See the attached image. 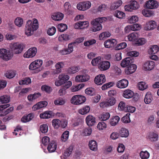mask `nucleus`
Masks as SVG:
<instances>
[{
    "label": "nucleus",
    "instance_id": "nucleus-1",
    "mask_svg": "<svg viewBox=\"0 0 159 159\" xmlns=\"http://www.w3.org/2000/svg\"><path fill=\"white\" fill-rule=\"evenodd\" d=\"M39 24L38 20L34 18L31 20H28L26 22L25 33L27 36H30L33 34L34 32L38 29Z\"/></svg>",
    "mask_w": 159,
    "mask_h": 159
},
{
    "label": "nucleus",
    "instance_id": "nucleus-2",
    "mask_svg": "<svg viewBox=\"0 0 159 159\" xmlns=\"http://www.w3.org/2000/svg\"><path fill=\"white\" fill-rule=\"evenodd\" d=\"M107 19L105 17H100L93 20L91 22V24L93 25L91 30L93 32L100 30L102 29L101 23L105 22Z\"/></svg>",
    "mask_w": 159,
    "mask_h": 159
},
{
    "label": "nucleus",
    "instance_id": "nucleus-3",
    "mask_svg": "<svg viewBox=\"0 0 159 159\" xmlns=\"http://www.w3.org/2000/svg\"><path fill=\"white\" fill-rule=\"evenodd\" d=\"M43 63V61L42 60H36L30 64L29 69L30 70L34 71L35 73H38L41 70L40 68L42 66Z\"/></svg>",
    "mask_w": 159,
    "mask_h": 159
},
{
    "label": "nucleus",
    "instance_id": "nucleus-4",
    "mask_svg": "<svg viewBox=\"0 0 159 159\" xmlns=\"http://www.w3.org/2000/svg\"><path fill=\"white\" fill-rule=\"evenodd\" d=\"M9 47L15 54L21 53L25 47V45L23 43H15L10 44Z\"/></svg>",
    "mask_w": 159,
    "mask_h": 159
},
{
    "label": "nucleus",
    "instance_id": "nucleus-5",
    "mask_svg": "<svg viewBox=\"0 0 159 159\" xmlns=\"http://www.w3.org/2000/svg\"><path fill=\"white\" fill-rule=\"evenodd\" d=\"M13 56L12 52L4 48L0 49V58L3 60L7 61L10 60Z\"/></svg>",
    "mask_w": 159,
    "mask_h": 159
},
{
    "label": "nucleus",
    "instance_id": "nucleus-6",
    "mask_svg": "<svg viewBox=\"0 0 159 159\" xmlns=\"http://www.w3.org/2000/svg\"><path fill=\"white\" fill-rule=\"evenodd\" d=\"M86 100L85 97L81 95H75L71 98V103L74 105L81 104L84 103Z\"/></svg>",
    "mask_w": 159,
    "mask_h": 159
},
{
    "label": "nucleus",
    "instance_id": "nucleus-7",
    "mask_svg": "<svg viewBox=\"0 0 159 159\" xmlns=\"http://www.w3.org/2000/svg\"><path fill=\"white\" fill-rule=\"evenodd\" d=\"M74 43H71L68 45V48H64L59 51V53L61 55H66L71 53L74 50Z\"/></svg>",
    "mask_w": 159,
    "mask_h": 159
},
{
    "label": "nucleus",
    "instance_id": "nucleus-8",
    "mask_svg": "<svg viewBox=\"0 0 159 159\" xmlns=\"http://www.w3.org/2000/svg\"><path fill=\"white\" fill-rule=\"evenodd\" d=\"M69 79V76L66 75L61 74L59 75V80L56 81L55 84L57 86H61L65 83Z\"/></svg>",
    "mask_w": 159,
    "mask_h": 159
},
{
    "label": "nucleus",
    "instance_id": "nucleus-9",
    "mask_svg": "<svg viewBox=\"0 0 159 159\" xmlns=\"http://www.w3.org/2000/svg\"><path fill=\"white\" fill-rule=\"evenodd\" d=\"M91 5V3L89 1L82 2L77 4V8L79 10L85 11L89 8Z\"/></svg>",
    "mask_w": 159,
    "mask_h": 159
},
{
    "label": "nucleus",
    "instance_id": "nucleus-10",
    "mask_svg": "<svg viewBox=\"0 0 159 159\" xmlns=\"http://www.w3.org/2000/svg\"><path fill=\"white\" fill-rule=\"evenodd\" d=\"M37 52V49L35 47L30 48L23 55V57L25 58H32L34 57Z\"/></svg>",
    "mask_w": 159,
    "mask_h": 159
},
{
    "label": "nucleus",
    "instance_id": "nucleus-11",
    "mask_svg": "<svg viewBox=\"0 0 159 159\" xmlns=\"http://www.w3.org/2000/svg\"><path fill=\"white\" fill-rule=\"evenodd\" d=\"M155 66V63L152 61H147L143 65V69L146 71H149L153 70Z\"/></svg>",
    "mask_w": 159,
    "mask_h": 159
},
{
    "label": "nucleus",
    "instance_id": "nucleus-12",
    "mask_svg": "<svg viewBox=\"0 0 159 159\" xmlns=\"http://www.w3.org/2000/svg\"><path fill=\"white\" fill-rule=\"evenodd\" d=\"M145 6L148 9H154L158 7L159 3L155 0H149L146 2Z\"/></svg>",
    "mask_w": 159,
    "mask_h": 159
},
{
    "label": "nucleus",
    "instance_id": "nucleus-13",
    "mask_svg": "<svg viewBox=\"0 0 159 159\" xmlns=\"http://www.w3.org/2000/svg\"><path fill=\"white\" fill-rule=\"evenodd\" d=\"M89 76L87 74L84 73L76 75L75 78V81L78 82H84L88 81L90 79Z\"/></svg>",
    "mask_w": 159,
    "mask_h": 159
},
{
    "label": "nucleus",
    "instance_id": "nucleus-14",
    "mask_svg": "<svg viewBox=\"0 0 159 159\" xmlns=\"http://www.w3.org/2000/svg\"><path fill=\"white\" fill-rule=\"evenodd\" d=\"M64 62L63 61L59 62L55 65V70H54L52 73L53 74L55 75L60 73L62 71V69L64 67Z\"/></svg>",
    "mask_w": 159,
    "mask_h": 159
},
{
    "label": "nucleus",
    "instance_id": "nucleus-15",
    "mask_svg": "<svg viewBox=\"0 0 159 159\" xmlns=\"http://www.w3.org/2000/svg\"><path fill=\"white\" fill-rule=\"evenodd\" d=\"M89 25V23L88 21H79L76 23L74 25L75 29H83L87 28Z\"/></svg>",
    "mask_w": 159,
    "mask_h": 159
},
{
    "label": "nucleus",
    "instance_id": "nucleus-16",
    "mask_svg": "<svg viewBox=\"0 0 159 159\" xmlns=\"http://www.w3.org/2000/svg\"><path fill=\"white\" fill-rule=\"evenodd\" d=\"M156 26V23L155 21L150 20L147 22L144 27L146 30H151L154 29Z\"/></svg>",
    "mask_w": 159,
    "mask_h": 159
},
{
    "label": "nucleus",
    "instance_id": "nucleus-17",
    "mask_svg": "<svg viewBox=\"0 0 159 159\" xmlns=\"http://www.w3.org/2000/svg\"><path fill=\"white\" fill-rule=\"evenodd\" d=\"M106 81L105 76L103 74L99 75L95 78L94 82L97 85H102Z\"/></svg>",
    "mask_w": 159,
    "mask_h": 159
},
{
    "label": "nucleus",
    "instance_id": "nucleus-18",
    "mask_svg": "<svg viewBox=\"0 0 159 159\" xmlns=\"http://www.w3.org/2000/svg\"><path fill=\"white\" fill-rule=\"evenodd\" d=\"M47 105L48 102L47 101H40L34 105L32 107V109L33 111H35L46 107Z\"/></svg>",
    "mask_w": 159,
    "mask_h": 159
},
{
    "label": "nucleus",
    "instance_id": "nucleus-19",
    "mask_svg": "<svg viewBox=\"0 0 159 159\" xmlns=\"http://www.w3.org/2000/svg\"><path fill=\"white\" fill-rule=\"evenodd\" d=\"M133 62V60L132 58L127 57L122 60L120 63V65L123 67H125L132 64Z\"/></svg>",
    "mask_w": 159,
    "mask_h": 159
},
{
    "label": "nucleus",
    "instance_id": "nucleus-20",
    "mask_svg": "<svg viewBox=\"0 0 159 159\" xmlns=\"http://www.w3.org/2000/svg\"><path fill=\"white\" fill-rule=\"evenodd\" d=\"M85 121L88 126H92L94 125L96 123V118L93 116L89 115L86 117Z\"/></svg>",
    "mask_w": 159,
    "mask_h": 159
},
{
    "label": "nucleus",
    "instance_id": "nucleus-21",
    "mask_svg": "<svg viewBox=\"0 0 159 159\" xmlns=\"http://www.w3.org/2000/svg\"><path fill=\"white\" fill-rule=\"evenodd\" d=\"M128 84V81L124 79L118 81L116 83V86L120 89H124L127 87Z\"/></svg>",
    "mask_w": 159,
    "mask_h": 159
},
{
    "label": "nucleus",
    "instance_id": "nucleus-22",
    "mask_svg": "<svg viewBox=\"0 0 159 159\" xmlns=\"http://www.w3.org/2000/svg\"><path fill=\"white\" fill-rule=\"evenodd\" d=\"M57 148V143L56 141H52L48 143L47 149L49 152H52L55 151Z\"/></svg>",
    "mask_w": 159,
    "mask_h": 159
},
{
    "label": "nucleus",
    "instance_id": "nucleus-23",
    "mask_svg": "<svg viewBox=\"0 0 159 159\" xmlns=\"http://www.w3.org/2000/svg\"><path fill=\"white\" fill-rule=\"evenodd\" d=\"M116 43V40L114 39H109L104 42V45L106 48H109L113 47Z\"/></svg>",
    "mask_w": 159,
    "mask_h": 159
},
{
    "label": "nucleus",
    "instance_id": "nucleus-24",
    "mask_svg": "<svg viewBox=\"0 0 159 159\" xmlns=\"http://www.w3.org/2000/svg\"><path fill=\"white\" fill-rule=\"evenodd\" d=\"M139 36V34L137 32H133L129 34L127 36V38L129 41L135 42Z\"/></svg>",
    "mask_w": 159,
    "mask_h": 159
},
{
    "label": "nucleus",
    "instance_id": "nucleus-25",
    "mask_svg": "<svg viewBox=\"0 0 159 159\" xmlns=\"http://www.w3.org/2000/svg\"><path fill=\"white\" fill-rule=\"evenodd\" d=\"M137 68L136 66L132 64L126 67L125 70V72L127 75H129L135 72Z\"/></svg>",
    "mask_w": 159,
    "mask_h": 159
},
{
    "label": "nucleus",
    "instance_id": "nucleus-26",
    "mask_svg": "<svg viewBox=\"0 0 159 159\" xmlns=\"http://www.w3.org/2000/svg\"><path fill=\"white\" fill-rule=\"evenodd\" d=\"M41 95V94L39 93H35L34 94L29 95L27 97V99L29 102H32L40 97Z\"/></svg>",
    "mask_w": 159,
    "mask_h": 159
},
{
    "label": "nucleus",
    "instance_id": "nucleus-27",
    "mask_svg": "<svg viewBox=\"0 0 159 159\" xmlns=\"http://www.w3.org/2000/svg\"><path fill=\"white\" fill-rule=\"evenodd\" d=\"M64 17V15L63 13L58 12L56 13L51 16L52 19L56 21H58L61 20Z\"/></svg>",
    "mask_w": 159,
    "mask_h": 159
},
{
    "label": "nucleus",
    "instance_id": "nucleus-28",
    "mask_svg": "<svg viewBox=\"0 0 159 159\" xmlns=\"http://www.w3.org/2000/svg\"><path fill=\"white\" fill-rule=\"evenodd\" d=\"M159 50V47L156 45H151L150 46L148 50V52L150 55L154 54L156 53Z\"/></svg>",
    "mask_w": 159,
    "mask_h": 159
},
{
    "label": "nucleus",
    "instance_id": "nucleus-29",
    "mask_svg": "<svg viewBox=\"0 0 159 159\" xmlns=\"http://www.w3.org/2000/svg\"><path fill=\"white\" fill-rule=\"evenodd\" d=\"M147 137L151 141L154 142L158 140V136L157 133L152 132L148 134Z\"/></svg>",
    "mask_w": 159,
    "mask_h": 159
},
{
    "label": "nucleus",
    "instance_id": "nucleus-30",
    "mask_svg": "<svg viewBox=\"0 0 159 159\" xmlns=\"http://www.w3.org/2000/svg\"><path fill=\"white\" fill-rule=\"evenodd\" d=\"M110 66V63L108 61H102L99 66L100 69L101 70H105L108 69Z\"/></svg>",
    "mask_w": 159,
    "mask_h": 159
},
{
    "label": "nucleus",
    "instance_id": "nucleus-31",
    "mask_svg": "<svg viewBox=\"0 0 159 159\" xmlns=\"http://www.w3.org/2000/svg\"><path fill=\"white\" fill-rule=\"evenodd\" d=\"M53 116V113L51 111H46L40 114L39 116L41 119H48Z\"/></svg>",
    "mask_w": 159,
    "mask_h": 159
},
{
    "label": "nucleus",
    "instance_id": "nucleus-32",
    "mask_svg": "<svg viewBox=\"0 0 159 159\" xmlns=\"http://www.w3.org/2000/svg\"><path fill=\"white\" fill-rule=\"evenodd\" d=\"M64 11L68 14H70L72 13V9L70 3L68 2H66L64 5Z\"/></svg>",
    "mask_w": 159,
    "mask_h": 159
},
{
    "label": "nucleus",
    "instance_id": "nucleus-33",
    "mask_svg": "<svg viewBox=\"0 0 159 159\" xmlns=\"http://www.w3.org/2000/svg\"><path fill=\"white\" fill-rule=\"evenodd\" d=\"M122 2L120 0H117L111 3L110 8L111 10H115L118 8L122 4Z\"/></svg>",
    "mask_w": 159,
    "mask_h": 159
},
{
    "label": "nucleus",
    "instance_id": "nucleus-34",
    "mask_svg": "<svg viewBox=\"0 0 159 159\" xmlns=\"http://www.w3.org/2000/svg\"><path fill=\"white\" fill-rule=\"evenodd\" d=\"M34 117L33 113H30L23 116L21 119V121L23 123H26L31 120Z\"/></svg>",
    "mask_w": 159,
    "mask_h": 159
},
{
    "label": "nucleus",
    "instance_id": "nucleus-35",
    "mask_svg": "<svg viewBox=\"0 0 159 159\" xmlns=\"http://www.w3.org/2000/svg\"><path fill=\"white\" fill-rule=\"evenodd\" d=\"M120 120V117L117 116L111 118L109 120V124L112 126H115L119 122Z\"/></svg>",
    "mask_w": 159,
    "mask_h": 159
},
{
    "label": "nucleus",
    "instance_id": "nucleus-36",
    "mask_svg": "<svg viewBox=\"0 0 159 159\" xmlns=\"http://www.w3.org/2000/svg\"><path fill=\"white\" fill-rule=\"evenodd\" d=\"M134 95V93L132 90L129 89H126L124 91L123 93V96L126 98H130L133 97Z\"/></svg>",
    "mask_w": 159,
    "mask_h": 159
},
{
    "label": "nucleus",
    "instance_id": "nucleus-37",
    "mask_svg": "<svg viewBox=\"0 0 159 159\" xmlns=\"http://www.w3.org/2000/svg\"><path fill=\"white\" fill-rule=\"evenodd\" d=\"M119 134L121 137L127 138L129 135V132L126 129L122 128L119 130Z\"/></svg>",
    "mask_w": 159,
    "mask_h": 159
},
{
    "label": "nucleus",
    "instance_id": "nucleus-38",
    "mask_svg": "<svg viewBox=\"0 0 159 159\" xmlns=\"http://www.w3.org/2000/svg\"><path fill=\"white\" fill-rule=\"evenodd\" d=\"M142 13L144 16L147 17H150L154 15L153 11L144 9L142 10Z\"/></svg>",
    "mask_w": 159,
    "mask_h": 159
},
{
    "label": "nucleus",
    "instance_id": "nucleus-39",
    "mask_svg": "<svg viewBox=\"0 0 159 159\" xmlns=\"http://www.w3.org/2000/svg\"><path fill=\"white\" fill-rule=\"evenodd\" d=\"M90 110V107L88 106H86L79 109L78 112L81 115H84L89 113Z\"/></svg>",
    "mask_w": 159,
    "mask_h": 159
},
{
    "label": "nucleus",
    "instance_id": "nucleus-40",
    "mask_svg": "<svg viewBox=\"0 0 159 159\" xmlns=\"http://www.w3.org/2000/svg\"><path fill=\"white\" fill-rule=\"evenodd\" d=\"M110 116V114L109 113L104 112L102 113L99 115V118L101 120L104 121L108 120Z\"/></svg>",
    "mask_w": 159,
    "mask_h": 159
},
{
    "label": "nucleus",
    "instance_id": "nucleus-41",
    "mask_svg": "<svg viewBox=\"0 0 159 159\" xmlns=\"http://www.w3.org/2000/svg\"><path fill=\"white\" fill-rule=\"evenodd\" d=\"M153 99V98L151 93L150 92H148L145 95L144 99L145 103L149 104L151 102Z\"/></svg>",
    "mask_w": 159,
    "mask_h": 159
},
{
    "label": "nucleus",
    "instance_id": "nucleus-42",
    "mask_svg": "<svg viewBox=\"0 0 159 159\" xmlns=\"http://www.w3.org/2000/svg\"><path fill=\"white\" fill-rule=\"evenodd\" d=\"M89 146L90 149L93 151H96L97 149V145L96 141L94 140L89 141Z\"/></svg>",
    "mask_w": 159,
    "mask_h": 159
},
{
    "label": "nucleus",
    "instance_id": "nucleus-43",
    "mask_svg": "<svg viewBox=\"0 0 159 159\" xmlns=\"http://www.w3.org/2000/svg\"><path fill=\"white\" fill-rule=\"evenodd\" d=\"M92 131V129L88 127L83 129L82 130L81 134L83 136H89L91 134Z\"/></svg>",
    "mask_w": 159,
    "mask_h": 159
},
{
    "label": "nucleus",
    "instance_id": "nucleus-44",
    "mask_svg": "<svg viewBox=\"0 0 159 159\" xmlns=\"http://www.w3.org/2000/svg\"><path fill=\"white\" fill-rule=\"evenodd\" d=\"M84 86V84L83 83L79 84L77 85H73L70 88L72 92H76L82 89Z\"/></svg>",
    "mask_w": 159,
    "mask_h": 159
},
{
    "label": "nucleus",
    "instance_id": "nucleus-45",
    "mask_svg": "<svg viewBox=\"0 0 159 159\" xmlns=\"http://www.w3.org/2000/svg\"><path fill=\"white\" fill-rule=\"evenodd\" d=\"M69 132L67 130L65 131L62 134L61 137V140L62 142H65L69 138Z\"/></svg>",
    "mask_w": 159,
    "mask_h": 159
},
{
    "label": "nucleus",
    "instance_id": "nucleus-46",
    "mask_svg": "<svg viewBox=\"0 0 159 159\" xmlns=\"http://www.w3.org/2000/svg\"><path fill=\"white\" fill-rule=\"evenodd\" d=\"M10 97L7 95H4L0 97V102L2 103H7L10 101Z\"/></svg>",
    "mask_w": 159,
    "mask_h": 159
},
{
    "label": "nucleus",
    "instance_id": "nucleus-47",
    "mask_svg": "<svg viewBox=\"0 0 159 159\" xmlns=\"http://www.w3.org/2000/svg\"><path fill=\"white\" fill-rule=\"evenodd\" d=\"M31 79L29 77H26L22 80H20L19 83L20 85H28L31 83Z\"/></svg>",
    "mask_w": 159,
    "mask_h": 159
},
{
    "label": "nucleus",
    "instance_id": "nucleus-48",
    "mask_svg": "<svg viewBox=\"0 0 159 159\" xmlns=\"http://www.w3.org/2000/svg\"><path fill=\"white\" fill-rule=\"evenodd\" d=\"M139 155L142 159H148L149 157L150 154L147 151H142L140 152Z\"/></svg>",
    "mask_w": 159,
    "mask_h": 159
},
{
    "label": "nucleus",
    "instance_id": "nucleus-49",
    "mask_svg": "<svg viewBox=\"0 0 159 159\" xmlns=\"http://www.w3.org/2000/svg\"><path fill=\"white\" fill-rule=\"evenodd\" d=\"M107 7V5L105 4H101L99 6L97 10L94 9L93 11L94 13H96L98 12H103L106 10Z\"/></svg>",
    "mask_w": 159,
    "mask_h": 159
},
{
    "label": "nucleus",
    "instance_id": "nucleus-50",
    "mask_svg": "<svg viewBox=\"0 0 159 159\" xmlns=\"http://www.w3.org/2000/svg\"><path fill=\"white\" fill-rule=\"evenodd\" d=\"M102 61L100 57H98L92 60L91 61L92 65L93 66H96L100 64Z\"/></svg>",
    "mask_w": 159,
    "mask_h": 159
},
{
    "label": "nucleus",
    "instance_id": "nucleus-51",
    "mask_svg": "<svg viewBox=\"0 0 159 159\" xmlns=\"http://www.w3.org/2000/svg\"><path fill=\"white\" fill-rule=\"evenodd\" d=\"M139 20V18L137 16H133L128 18V22L130 24H133L137 22Z\"/></svg>",
    "mask_w": 159,
    "mask_h": 159
},
{
    "label": "nucleus",
    "instance_id": "nucleus-52",
    "mask_svg": "<svg viewBox=\"0 0 159 159\" xmlns=\"http://www.w3.org/2000/svg\"><path fill=\"white\" fill-rule=\"evenodd\" d=\"M79 70L78 66H72L69 67L68 70V72L70 74H74L78 72Z\"/></svg>",
    "mask_w": 159,
    "mask_h": 159
},
{
    "label": "nucleus",
    "instance_id": "nucleus-53",
    "mask_svg": "<svg viewBox=\"0 0 159 159\" xmlns=\"http://www.w3.org/2000/svg\"><path fill=\"white\" fill-rule=\"evenodd\" d=\"M111 36V34L108 32H104L101 33L99 37L100 40H103L106 38L109 37Z\"/></svg>",
    "mask_w": 159,
    "mask_h": 159
},
{
    "label": "nucleus",
    "instance_id": "nucleus-54",
    "mask_svg": "<svg viewBox=\"0 0 159 159\" xmlns=\"http://www.w3.org/2000/svg\"><path fill=\"white\" fill-rule=\"evenodd\" d=\"M52 126L54 128L57 129L59 128L61 124V121L57 119H54L52 121Z\"/></svg>",
    "mask_w": 159,
    "mask_h": 159
},
{
    "label": "nucleus",
    "instance_id": "nucleus-55",
    "mask_svg": "<svg viewBox=\"0 0 159 159\" xmlns=\"http://www.w3.org/2000/svg\"><path fill=\"white\" fill-rule=\"evenodd\" d=\"M66 102V100L62 98H59L54 101L55 105L60 106L63 105Z\"/></svg>",
    "mask_w": 159,
    "mask_h": 159
},
{
    "label": "nucleus",
    "instance_id": "nucleus-56",
    "mask_svg": "<svg viewBox=\"0 0 159 159\" xmlns=\"http://www.w3.org/2000/svg\"><path fill=\"white\" fill-rule=\"evenodd\" d=\"M114 15L116 17L119 19H122L125 16V14L123 12L118 10L115 12Z\"/></svg>",
    "mask_w": 159,
    "mask_h": 159
},
{
    "label": "nucleus",
    "instance_id": "nucleus-57",
    "mask_svg": "<svg viewBox=\"0 0 159 159\" xmlns=\"http://www.w3.org/2000/svg\"><path fill=\"white\" fill-rule=\"evenodd\" d=\"M97 127L99 130H102L105 129L107 128V125L105 123L101 121L98 123Z\"/></svg>",
    "mask_w": 159,
    "mask_h": 159
},
{
    "label": "nucleus",
    "instance_id": "nucleus-58",
    "mask_svg": "<svg viewBox=\"0 0 159 159\" xmlns=\"http://www.w3.org/2000/svg\"><path fill=\"white\" fill-rule=\"evenodd\" d=\"M70 36L69 35L63 34L59 36L58 40L60 41H66L70 39Z\"/></svg>",
    "mask_w": 159,
    "mask_h": 159
},
{
    "label": "nucleus",
    "instance_id": "nucleus-59",
    "mask_svg": "<svg viewBox=\"0 0 159 159\" xmlns=\"http://www.w3.org/2000/svg\"><path fill=\"white\" fill-rule=\"evenodd\" d=\"M41 89L43 91H45L48 93H50L52 90L51 87L46 84L43 85Z\"/></svg>",
    "mask_w": 159,
    "mask_h": 159
},
{
    "label": "nucleus",
    "instance_id": "nucleus-60",
    "mask_svg": "<svg viewBox=\"0 0 159 159\" xmlns=\"http://www.w3.org/2000/svg\"><path fill=\"white\" fill-rule=\"evenodd\" d=\"M15 75V72L12 70H9L7 71L5 74V76L7 78L11 79L14 77Z\"/></svg>",
    "mask_w": 159,
    "mask_h": 159
},
{
    "label": "nucleus",
    "instance_id": "nucleus-61",
    "mask_svg": "<svg viewBox=\"0 0 159 159\" xmlns=\"http://www.w3.org/2000/svg\"><path fill=\"white\" fill-rule=\"evenodd\" d=\"M139 89L140 90H143L148 88V85L144 82H140L138 84Z\"/></svg>",
    "mask_w": 159,
    "mask_h": 159
},
{
    "label": "nucleus",
    "instance_id": "nucleus-62",
    "mask_svg": "<svg viewBox=\"0 0 159 159\" xmlns=\"http://www.w3.org/2000/svg\"><path fill=\"white\" fill-rule=\"evenodd\" d=\"M57 28L59 31L62 32L67 29V26L66 25L62 23L58 25Z\"/></svg>",
    "mask_w": 159,
    "mask_h": 159
},
{
    "label": "nucleus",
    "instance_id": "nucleus-63",
    "mask_svg": "<svg viewBox=\"0 0 159 159\" xmlns=\"http://www.w3.org/2000/svg\"><path fill=\"white\" fill-rule=\"evenodd\" d=\"M85 93L88 95L93 96L95 94V90L93 88H89L85 90Z\"/></svg>",
    "mask_w": 159,
    "mask_h": 159
},
{
    "label": "nucleus",
    "instance_id": "nucleus-64",
    "mask_svg": "<svg viewBox=\"0 0 159 159\" xmlns=\"http://www.w3.org/2000/svg\"><path fill=\"white\" fill-rule=\"evenodd\" d=\"M106 101L109 107L114 105L116 103V99L114 97L110 98Z\"/></svg>",
    "mask_w": 159,
    "mask_h": 159
}]
</instances>
